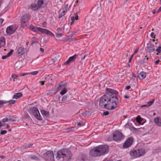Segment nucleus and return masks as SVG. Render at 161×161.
Returning <instances> with one entry per match:
<instances>
[{"label": "nucleus", "mask_w": 161, "mask_h": 161, "mask_svg": "<svg viewBox=\"0 0 161 161\" xmlns=\"http://www.w3.org/2000/svg\"><path fill=\"white\" fill-rule=\"evenodd\" d=\"M119 103L118 97H111L105 93L100 98L99 105L101 108L112 110L114 109Z\"/></svg>", "instance_id": "f257e3e1"}, {"label": "nucleus", "mask_w": 161, "mask_h": 161, "mask_svg": "<svg viewBox=\"0 0 161 161\" xmlns=\"http://www.w3.org/2000/svg\"><path fill=\"white\" fill-rule=\"evenodd\" d=\"M72 157L71 152L67 149H63L58 151L56 158L60 161H69Z\"/></svg>", "instance_id": "f03ea898"}, {"label": "nucleus", "mask_w": 161, "mask_h": 161, "mask_svg": "<svg viewBox=\"0 0 161 161\" xmlns=\"http://www.w3.org/2000/svg\"><path fill=\"white\" fill-rule=\"evenodd\" d=\"M44 0H37L36 3H32L31 4L30 8L34 11L38 10L41 8H43L46 6V4L44 3Z\"/></svg>", "instance_id": "7ed1b4c3"}, {"label": "nucleus", "mask_w": 161, "mask_h": 161, "mask_svg": "<svg viewBox=\"0 0 161 161\" xmlns=\"http://www.w3.org/2000/svg\"><path fill=\"white\" fill-rule=\"evenodd\" d=\"M30 29L34 32H36L37 31H38L42 33L48 35L50 36L53 37L54 35L49 31L45 29H43L40 27H38L34 26L33 25H31L30 27Z\"/></svg>", "instance_id": "20e7f679"}, {"label": "nucleus", "mask_w": 161, "mask_h": 161, "mask_svg": "<svg viewBox=\"0 0 161 161\" xmlns=\"http://www.w3.org/2000/svg\"><path fill=\"white\" fill-rule=\"evenodd\" d=\"M100 156L106 154L109 151V147L107 145H101L97 146Z\"/></svg>", "instance_id": "39448f33"}, {"label": "nucleus", "mask_w": 161, "mask_h": 161, "mask_svg": "<svg viewBox=\"0 0 161 161\" xmlns=\"http://www.w3.org/2000/svg\"><path fill=\"white\" fill-rule=\"evenodd\" d=\"M44 155L47 161H54V154L53 151H47L44 154Z\"/></svg>", "instance_id": "423d86ee"}, {"label": "nucleus", "mask_w": 161, "mask_h": 161, "mask_svg": "<svg viewBox=\"0 0 161 161\" xmlns=\"http://www.w3.org/2000/svg\"><path fill=\"white\" fill-rule=\"evenodd\" d=\"M30 18V16L27 14L24 15L22 16L21 19V23L22 27H25L26 26Z\"/></svg>", "instance_id": "0eeeda50"}, {"label": "nucleus", "mask_w": 161, "mask_h": 161, "mask_svg": "<svg viewBox=\"0 0 161 161\" xmlns=\"http://www.w3.org/2000/svg\"><path fill=\"white\" fill-rule=\"evenodd\" d=\"M32 114L34 115L37 119L41 120H42V118L41 116L38 109L36 107L33 108L31 109Z\"/></svg>", "instance_id": "6e6552de"}, {"label": "nucleus", "mask_w": 161, "mask_h": 161, "mask_svg": "<svg viewBox=\"0 0 161 161\" xmlns=\"http://www.w3.org/2000/svg\"><path fill=\"white\" fill-rule=\"evenodd\" d=\"M17 29V27L15 25H12L7 27L6 29L7 34L11 35L14 33Z\"/></svg>", "instance_id": "1a4fd4ad"}, {"label": "nucleus", "mask_w": 161, "mask_h": 161, "mask_svg": "<svg viewBox=\"0 0 161 161\" xmlns=\"http://www.w3.org/2000/svg\"><path fill=\"white\" fill-rule=\"evenodd\" d=\"M105 93L108 94L110 96L117 97L115 95L118 94V92L112 89L107 88H106V93Z\"/></svg>", "instance_id": "9d476101"}, {"label": "nucleus", "mask_w": 161, "mask_h": 161, "mask_svg": "<svg viewBox=\"0 0 161 161\" xmlns=\"http://www.w3.org/2000/svg\"><path fill=\"white\" fill-rule=\"evenodd\" d=\"M113 139L114 140L117 141L122 139V135L121 133L117 131L114 132L113 134Z\"/></svg>", "instance_id": "9b49d317"}, {"label": "nucleus", "mask_w": 161, "mask_h": 161, "mask_svg": "<svg viewBox=\"0 0 161 161\" xmlns=\"http://www.w3.org/2000/svg\"><path fill=\"white\" fill-rule=\"evenodd\" d=\"M133 141V139L132 137H129L125 142L123 145V147L125 148L129 147L131 145Z\"/></svg>", "instance_id": "f8f14e48"}, {"label": "nucleus", "mask_w": 161, "mask_h": 161, "mask_svg": "<svg viewBox=\"0 0 161 161\" xmlns=\"http://www.w3.org/2000/svg\"><path fill=\"white\" fill-rule=\"evenodd\" d=\"M97 149V146L91 150L90 151V154L92 157L100 156Z\"/></svg>", "instance_id": "ddd939ff"}, {"label": "nucleus", "mask_w": 161, "mask_h": 161, "mask_svg": "<svg viewBox=\"0 0 161 161\" xmlns=\"http://www.w3.org/2000/svg\"><path fill=\"white\" fill-rule=\"evenodd\" d=\"M67 83L66 82H61L58 86H55V88L56 89H58V90H62V89H66Z\"/></svg>", "instance_id": "4468645a"}, {"label": "nucleus", "mask_w": 161, "mask_h": 161, "mask_svg": "<svg viewBox=\"0 0 161 161\" xmlns=\"http://www.w3.org/2000/svg\"><path fill=\"white\" fill-rule=\"evenodd\" d=\"M146 51L147 52L151 53L153 52L155 50L154 46L150 43L147 44V47L146 48Z\"/></svg>", "instance_id": "2eb2a0df"}, {"label": "nucleus", "mask_w": 161, "mask_h": 161, "mask_svg": "<svg viewBox=\"0 0 161 161\" xmlns=\"http://www.w3.org/2000/svg\"><path fill=\"white\" fill-rule=\"evenodd\" d=\"M130 154L133 158H136L140 157V155L138 154L137 150H131L130 152Z\"/></svg>", "instance_id": "dca6fc26"}, {"label": "nucleus", "mask_w": 161, "mask_h": 161, "mask_svg": "<svg viewBox=\"0 0 161 161\" xmlns=\"http://www.w3.org/2000/svg\"><path fill=\"white\" fill-rule=\"evenodd\" d=\"M26 49L23 47H19L17 50V55L18 56L22 55L25 54L26 52Z\"/></svg>", "instance_id": "f3484780"}, {"label": "nucleus", "mask_w": 161, "mask_h": 161, "mask_svg": "<svg viewBox=\"0 0 161 161\" xmlns=\"http://www.w3.org/2000/svg\"><path fill=\"white\" fill-rule=\"evenodd\" d=\"M154 122L156 125L161 126V118L158 117H155L154 119Z\"/></svg>", "instance_id": "a211bd4d"}, {"label": "nucleus", "mask_w": 161, "mask_h": 161, "mask_svg": "<svg viewBox=\"0 0 161 161\" xmlns=\"http://www.w3.org/2000/svg\"><path fill=\"white\" fill-rule=\"evenodd\" d=\"M146 76V74L145 72L141 71L138 75V77L141 79H144Z\"/></svg>", "instance_id": "6ab92c4d"}, {"label": "nucleus", "mask_w": 161, "mask_h": 161, "mask_svg": "<svg viewBox=\"0 0 161 161\" xmlns=\"http://www.w3.org/2000/svg\"><path fill=\"white\" fill-rule=\"evenodd\" d=\"M22 62L20 61H17L15 64V69H20L22 66Z\"/></svg>", "instance_id": "aec40b11"}, {"label": "nucleus", "mask_w": 161, "mask_h": 161, "mask_svg": "<svg viewBox=\"0 0 161 161\" xmlns=\"http://www.w3.org/2000/svg\"><path fill=\"white\" fill-rule=\"evenodd\" d=\"M138 154L140 156H143L145 153V150L141 148L137 150Z\"/></svg>", "instance_id": "412c9836"}, {"label": "nucleus", "mask_w": 161, "mask_h": 161, "mask_svg": "<svg viewBox=\"0 0 161 161\" xmlns=\"http://www.w3.org/2000/svg\"><path fill=\"white\" fill-rule=\"evenodd\" d=\"M22 95V94L21 92L16 93L14 95L13 98L15 99H18L21 97Z\"/></svg>", "instance_id": "4be33fe9"}, {"label": "nucleus", "mask_w": 161, "mask_h": 161, "mask_svg": "<svg viewBox=\"0 0 161 161\" xmlns=\"http://www.w3.org/2000/svg\"><path fill=\"white\" fill-rule=\"evenodd\" d=\"M78 15L76 14L75 16H72L71 17V22L70 23L71 25L74 22L75 20H77L78 19Z\"/></svg>", "instance_id": "5701e85b"}, {"label": "nucleus", "mask_w": 161, "mask_h": 161, "mask_svg": "<svg viewBox=\"0 0 161 161\" xmlns=\"http://www.w3.org/2000/svg\"><path fill=\"white\" fill-rule=\"evenodd\" d=\"M91 114L89 111H85L82 113V116L84 117L89 116L91 115Z\"/></svg>", "instance_id": "b1692460"}, {"label": "nucleus", "mask_w": 161, "mask_h": 161, "mask_svg": "<svg viewBox=\"0 0 161 161\" xmlns=\"http://www.w3.org/2000/svg\"><path fill=\"white\" fill-rule=\"evenodd\" d=\"M76 56L77 55L75 54L74 55L70 57L69 58L68 60L70 63L73 62L74 60L76 59Z\"/></svg>", "instance_id": "393cba45"}, {"label": "nucleus", "mask_w": 161, "mask_h": 161, "mask_svg": "<svg viewBox=\"0 0 161 161\" xmlns=\"http://www.w3.org/2000/svg\"><path fill=\"white\" fill-rule=\"evenodd\" d=\"M41 113L43 116H45L46 117H48L49 116V113L48 112L45 111L44 110H41Z\"/></svg>", "instance_id": "a878e982"}, {"label": "nucleus", "mask_w": 161, "mask_h": 161, "mask_svg": "<svg viewBox=\"0 0 161 161\" xmlns=\"http://www.w3.org/2000/svg\"><path fill=\"white\" fill-rule=\"evenodd\" d=\"M142 119L139 116H138L136 117V121L137 122L139 123L140 125H143V123L142 122Z\"/></svg>", "instance_id": "bb28decb"}, {"label": "nucleus", "mask_w": 161, "mask_h": 161, "mask_svg": "<svg viewBox=\"0 0 161 161\" xmlns=\"http://www.w3.org/2000/svg\"><path fill=\"white\" fill-rule=\"evenodd\" d=\"M38 42V39L35 37H33L32 38L31 41V45L36 43H37Z\"/></svg>", "instance_id": "cd10ccee"}, {"label": "nucleus", "mask_w": 161, "mask_h": 161, "mask_svg": "<svg viewBox=\"0 0 161 161\" xmlns=\"http://www.w3.org/2000/svg\"><path fill=\"white\" fill-rule=\"evenodd\" d=\"M148 58H147L146 56L143 59V62L142 64L144 66H146L147 64V60H148Z\"/></svg>", "instance_id": "c85d7f7f"}, {"label": "nucleus", "mask_w": 161, "mask_h": 161, "mask_svg": "<svg viewBox=\"0 0 161 161\" xmlns=\"http://www.w3.org/2000/svg\"><path fill=\"white\" fill-rule=\"evenodd\" d=\"M8 121H16L13 116H9L8 117Z\"/></svg>", "instance_id": "c756f323"}, {"label": "nucleus", "mask_w": 161, "mask_h": 161, "mask_svg": "<svg viewBox=\"0 0 161 161\" xmlns=\"http://www.w3.org/2000/svg\"><path fill=\"white\" fill-rule=\"evenodd\" d=\"M39 73V71H35L33 72H29V74L30 75H36L37 74Z\"/></svg>", "instance_id": "7c9ffc66"}, {"label": "nucleus", "mask_w": 161, "mask_h": 161, "mask_svg": "<svg viewBox=\"0 0 161 161\" xmlns=\"http://www.w3.org/2000/svg\"><path fill=\"white\" fill-rule=\"evenodd\" d=\"M156 51L158 53H157V55H158V53H160L161 52V44L159 46H158Z\"/></svg>", "instance_id": "2f4dec72"}, {"label": "nucleus", "mask_w": 161, "mask_h": 161, "mask_svg": "<svg viewBox=\"0 0 161 161\" xmlns=\"http://www.w3.org/2000/svg\"><path fill=\"white\" fill-rule=\"evenodd\" d=\"M62 90L60 92V94L62 95L64 94L67 91L66 89H62Z\"/></svg>", "instance_id": "473e14b6"}, {"label": "nucleus", "mask_w": 161, "mask_h": 161, "mask_svg": "<svg viewBox=\"0 0 161 161\" xmlns=\"http://www.w3.org/2000/svg\"><path fill=\"white\" fill-rule=\"evenodd\" d=\"M154 102V99H153L152 100L150 101L147 103V106H150Z\"/></svg>", "instance_id": "72a5a7b5"}, {"label": "nucleus", "mask_w": 161, "mask_h": 161, "mask_svg": "<svg viewBox=\"0 0 161 161\" xmlns=\"http://www.w3.org/2000/svg\"><path fill=\"white\" fill-rule=\"evenodd\" d=\"M65 14V12L63 11L61 13H60L58 16V18L60 19L62 18L64 15Z\"/></svg>", "instance_id": "f704fd0d"}, {"label": "nucleus", "mask_w": 161, "mask_h": 161, "mask_svg": "<svg viewBox=\"0 0 161 161\" xmlns=\"http://www.w3.org/2000/svg\"><path fill=\"white\" fill-rule=\"evenodd\" d=\"M67 97L66 96V95L64 96L62 98V101L63 103L65 102L66 100L67 99Z\"/></svg>", "instance_id": "c9c22d12"}, {"label": "nucleus", "mask_w": 161, "mask_h": 161, "mask_svg": "<svg viewBox=\"0 0 161 161\" xmlns=\"http://www.w3.org/2000/svg\"><path fill=\"white\" fill-rule=\"evenodd\" d=\"M32 145H33V144H31V143L29 144L28 145H26L25 146H24L23 148H28L29 147H30L32 146Z\"/></svg>", "instance_id": "e433bc0d"}, {"label": "nucleus", "mask_w": 161, "mask_h": 161, "mask_svg": "<svg viewBox=\"0 0 161 161\" xmlns=\"http://www.w3.org/2000/svg\"><path fill=\"white\" fill-rule=\"evenodd\" d=\"M18 76L16 75L13 74L12 75L11 77L12 79H13L14 80H13L14 81V79H16L18 77Z\"/></svg>", "instance_id": "4c0bfd02"}, {"label": "nucleus", "mask_w": 161, "mask_h": 161, "mask_svg": "<svg viewBox=\"0 0 161 161\" xmlns=\"http://www.w3.org/2000/svg\"><path fill=\"white\" fill-rule=\"evenodd\" d=\"M68 4H67L65 5L63 9V11L65 12L67 10V8H68Z\"/></svg>", "instance_id": "58836bf2"}, {"label": "nucleus", "mask_w": 161, "mask_h": 161, "mask_svg": "<svg viewBox=\"0 0 161 161\" xmlns=\"http://www.w3.org/2000/svg\"><path fill=\"white\" fill-rule=\"evenodd\" d=\"M15 102V100H11L8 102L9 103V104H14Z\"/></svg>", "instance_id": "ea45409f"}, {"label": "nucleus", "mask_w": 161, "mask_h": 161, "mask_svg": "<svg viewBox=\"0 0 161 161\" xmlns=\"http://www.w3.org/2000/svg\"><path fill=\"white\" fill-rule=\"evenodd\" d=\"M7 102H5L3 101H0V107L3 106V104L6 103Z\"/></svg>", "instance_id": "a19ab883"}, {"label": "nucleus", "mask_w": 161, "mask_h": 161, "mask_svg": "<svg viewBox=\"0 0 161 161\" xmlns=\"http://www.w3.org/2000/svg\"><path fill=\"white\" fill-rule=\"evenodd\" d=\"M63 35L61 33H57L56 34V36L57 37H60L62 36Z\"/></svg>", "instance_id": "79ce46f5"}, {"label": "nucleus", "mask_w": 161, "mask_h": 161, "mask_svg": "<svg viewBox=\"0 0 161 161\" xmlns=\"http://www.w3.org/2000/svg\"><path fill=\"white\" fill-rule=\"evenodd\" d=\"M13 52V50H11L7 54L8 57L10 56L12 53Z\"/></svg>", "instance_id": "37998d69"}, {"label": "nucleus", "mask_w": 161, "mask_h": 161, "mask_svg": "<svg viewBox=\"0 0 161 161\" xmlns=\"http://www.w3.org/2000/svg\"><path fill=\"white\" fill-rule=\"evenodd\" d=\"M8 117L4 118L2 119V121L3 122H5L8 121Z\"/></svg>", "instance_id": "c03bdc74"}, {"label": "nucleus", "mask_w": 161, "mask_h": 161, "mask_svg": "<svg viewBox=\"0 0 161 161\" xmlns=\"http://www.w3.org/2000/svg\"><path fill=\"white\" fill-rule=\"evenodd\" d=\"M7 131L6 130H3L1 131V135H4L6 133Z\"/></svg>", "instance_id": "a18cd8bd"}, {"label": "nucleus", "mask_w": 161, "mask_h": 161, "mask_svg": "<svg viewBox=\"0 0 161 161\" xmlns=\"http://www.w3.org/2000/svg\"><path fill=\"white\" fill-rule=\"evenodd\" d=\"M83 125V124L82 122H78L77 123V126H82Z\"/></svg>", "instance_id": "49530a36"}, {"label": "nucleus", "mask_w": 161, "mask_h": 161, "mask_svg": "<svg viewBox=\"0 0 161 161\" xmlns=\"http://www.w3.org/2000/svg\"><path fill=\"white\" fill-rule=\"evenodd\" d=\"M109 114V112L108 111H106L103 112V115L104 116H106L108 115Z\"/></svg>", "instance_id": "de8ad7c7"}, {"label": "nucleus", "mask_w": 161, "mask_h": 161, "mask_svg": "<svg viewBox=\"0 0 161 161\" xmlns=\"http://www.w3.org/2000/svg\"><path fill=\"white\" fill-rule=\"evenodd\" d=\"M134 55V54H133L132 55H131L130 56V58L129 59V63H130L131 62L132 59Z\"/></svg>", "instance_id": "09e8293b"}, {"label": "nucleus", "mask_w": 161, "mask_h": 161, "mask_svg": "<svg viewBox=\"0 0 161 161\" xmlns=\"http://www.w3.org/2000/svg\"><path fill=\"white\" fill-rule=\"evenodd\" d=\"M95 8H97V11H96L97 13H99L100 11V8H99L97 7H95Z\"/></svg>", "instance_id": "8fccbe9b"}, {"label": "nucleus", "mask_w": 161, "mask_h": 161, "mask_svg": "<svg viewBox=\"0 0 161 161\" xmlns=\"http://www.w3.org/2000/svg\"><path fill=\"white\" fill-rule=\"evenodd\" d=\"M150 36L152 38H154L155 37L154 33L153 32H152L150 34Z\"/></svg>", "instance_id": "3c124183"}, {"label": "nucleus", "mask_w": 161, "mask_h": 161, "mask_svg": "<svg viewBox=\"0 0 161 161\" xmlns=\"http://www.w3.org/2000/svg\"><path fill=\"white\" fill-rule=\"evenodd\" d=\"M4 19L2 18H0V26L1 25L2 23L4 21Z\"/></svg>", "instance_id": "603ef678"}, {"label": "nucleus", "mask_w": 161, "mask_h": 161, "mask_svg": "<svg viewBox=\"0 0 161 161\" xmlns=\"http://www.w3.org/2000/svg\"><path fill=\"white\" fill-rule=\"evenodd\" d=\"M8 57V56L7 55H6L3 56L2 57V58L3 59H5Z\"/></svg>", "instance_id": "864d4df0"}, {"label": "nucleus", "mask_w": 161, "mask_h": 161, "mask_svg": "<svg viewBox=\"0 0 161 161\" xmlns=\"http://www.w3.org/2000/svg\"><path fill=\"white\" fill-rule=\"evenodd\" d=\"M138 50H139V48H136V50H135V52H134V53H133V54H134V55L135 54L137 53L138 52Z\"/></svg>", "instance_id": "5fc2aeb1"}, {"label": "nucleus", "mask_w": 161, "mask_h": 161, "mask_svg": "<svg viewBox=\"0 0 161 161\" xmlns=\"http://www.w3.org/2000/svg\"><path fill=\"white\" fill-rule=\"evenodd\" d=\"M70 63L68 59L66 61L64 62V64L65 65L68 64H70Z\"/></svg>", "instance_id": "6e6d98bb"}, {"label": "nucleus", "mask_w": 161, "mask_h": 161, "mask_svg": "<svg viewBox=\"0 0 161 161\" xmlns=\"http://www.w3.org/2000/svg\"><path fill=\"white\" fill-rule=\"evenodd\" d=\"M160 61V60L159 59H158L155 62V64H156V65H157V64H158V63H159Z\"/></svg>", "instance_id": "4d7b16f0"}, {"label": "nucleus", "mask_w": 161, "mask_h": 161, "mask_svg": "<svg viewBox=\"0 0 161 161\" xmlns=\"http://www.w3.org/2000/svg\"><path fill=\"white\" fill-rule=\"evenodd\" d=\"M47 95H50L51 94H52L53 93H52V92L51 91H50L47 92Z\"/></svg>", "instance_id": "13d9d810"}, {"label": "nucleus", "mask_w": 161, "mask_h": 161, "mask_svg": "<svg viewBox=\"0 0 161 161\" xmlns=\"http://www.w3.org/2000/svg\"><path fill=\"white\" fill-rule=\"evenodd\" d=\"M45 81H40V83H41V85H43L44 84Z\"/></svg>", "instance_id": "bf43d9fd"}, {"label": "nucleus", "mask_w": 161, "mask_h": 161, "mask_svg": "<svg viewBox=\"0 0 161 161\" xmlns=\"http://www.w3.org/2000/svg\"><path fill=\"white\" fill-rule=\"evenodd\" d=\"M74 129V128L73 127H70V128H69V129H69V131H71L72 130H73Z\"/></svg>", "instance_id": "052dcab7"}, {"label": "nucleus", "mask_w": 161, "mask_h": 161, "mask_svg": "<svg viewBox=\"0 0 161 161\" xmlns=\"http://www.w3.org/2000/svg\"><path fill=\"white\" fill-rule=\"evenodd\" d=\"M152 13H153V14H154L156 13H158V12H157V11H156L155 10H153Z\"/></svg>", "instance_id": "680f3d73"}, {"label": "nucleus", "mask_w": 161, "mask_h": 161, "mask_svg": "<svg viewBox=\"0 0 161 161\" xmlns=\"http://www.w3.org/2000/svg\"><path fill=\"white\" fill-rule=\"evenodd\" d=\"M130 88V86H127L125 88V89L128 90Z\"/></svg>", "instance_id": "e2e57ef3"}, {"label": "nucleus", "mask_w": 161, "mask_h": 161, "mask_svg": "<svg viewBox=\"0 0 161 161\" xmlns=\"http://www.w3.org/2000/svg\"><path fill=\"white\" fill-rule=\"evenodd\" d=\"M147 107V103L146 104L141 105V108H143V107Z\"/></svg>", "instance_id": "0e129e2a"}, {"label": "nucleus", "mask_w": 161, "mask_h": 161, "mask_svg": "<svg viewBox=\"0 0 161 161\" xmlns=\"http://www.w3.org/2000/svg\"><path fill=\"white\" fill-rule=\"evenodd\" d=\"M28 74H29V73H24L23 74V75H22L23 76H25V75H27Z\"/></svg>", "instance_id": "69168bd1"}, {"label": "nucleus", "mask_w": 161, "mask_h": 161, "mask_svg": "<svg viewBox=\"0 0 161 161\" xmlns=\"http://www.w3.org/2000/svg\"><path fill=\"white\" fill-rule=\"evenodd\" d=\"M86 57V56L85 55H84L83 56H82L81 58V60H83L85 59V57Z\"/></svg>", "instance_id": "338daca9"}, {"label": "nucleus", "mask_w": 161, "mask_h": 161, "mask_svg": "<svg viewBox=\"0 0 161 161\" xmlns=\"http://www.w3.org/2000/svg\"><path fill=\"white\" fill-rule=\"evenodd\" d=\"M161 11V6L157 10V12H160Z\"/></svg>", "instance_id": "774afa93"}]
</instances>
